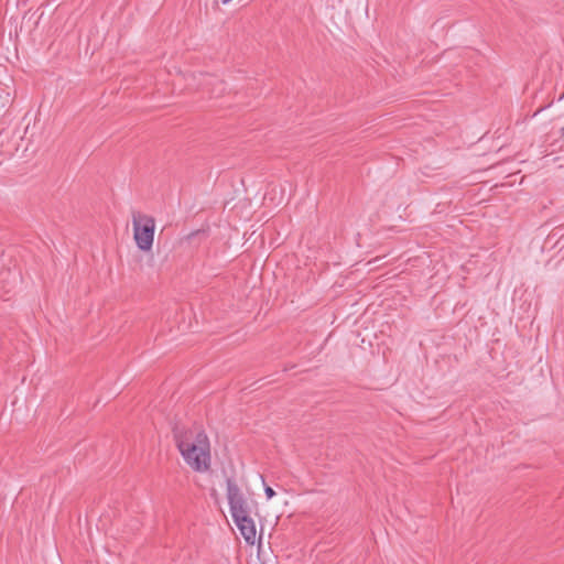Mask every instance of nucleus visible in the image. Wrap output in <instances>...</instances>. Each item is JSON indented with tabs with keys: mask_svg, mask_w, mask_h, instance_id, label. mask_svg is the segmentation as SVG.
<instances>
[{
	"mask_svg": "<svg viewBox=\"0 0 564 564\" xmlns=\"http://www.w3.org/2000/svg\"><path fill=\"white\" fill-rule=\"evenodd\" d=\"M230 512L232 519L251 518L253 501L248 500L246 496H228Z\"/></svg>",
	"mask_w": 564,
	"mask_h": 564,
	"instance_id": "obj_3",
	"label": "nucleus"
},
{
	"mask_svg": "<svg viewBox=\"0 0 564 564\" xmlns=\"http://www.w3.org/2000/svg\"><path fill=\"white\" fill-rule=\"evenodd\" d=\"M176 446L185 463L197 473L210 468V444L204 431L174 429Z\"/></svg>",
	"mask_w": 564,
	"mask_h": 564,
	"instance_id": "obj_1",
	"label": "nucleus"
},
{
	"mask_svg": "<svg viewBox=\"0 0 564 564\" xmlns=\"http://www.w3.org/2000/svg\"><path fill=\"white\" fill-rule=\"evenodd\" d=\"M562 131L564 132V127L562 128Z\"/></svg>",
	"mask_w": 564,
	"mask_h": 564,
	"instance_id": "obj_10",
	"label": "nucleus"
},
{
	"mask_svg": "<svg viewBox=\"0 0 564 564\" xmlns=\"http://www.w3.org/2000/svg\"><path fill=\"white\" fill-rule=\"evenodd\" d=\"M226 484H227V494L234 495V494L240 492V489L237 486V482L234 478L226 477Z\"/></svg>",
	"mask_w": 564,
	"mask_h": 564,
	"instance_id": "obj_7",
	"label": "nucleus"
},
{
	"mask_svg": "<svg viewBox=\"0 0 564 564\" xmlns=\"http://www.w3.org/2000/svg\"><path fill=\"white\" fill-rule=\"evenodd\" d=\"M234 522L236 523L241 536L245 539V541L253 545L256 542L257 536V530L256 524L252 518H238L235 519Z\"/></svg>",
	"mask_w": 564,
	"mask_h": 564,
	"instance_id": "obj_5",
	"label": "nucleus"
},
{
	"mask_svg": "<svg viewBox=\"0 0 564 564\" xmlns=\"http://www.w3.org/2000/svg\"><path fill=\"white\" fill-rule=\"evenodd\" d=\"M230 1H231V0H221V2H223L224 4H226V3L230 2Z\"/></svg>",
	"mask_w": 564,
	"mask_h": 564,
	"instance_id": "obj_9",
	"label": "nucleus"
},
{
	"mask_svg": "<svg viewBox=\"0 0 564 564\" xmlns=\"http://www.w3.org/2000/svg\"><path fill=\"white\" fill-rule=\"evenodd\" d=\"M133 238L142 251H150L153 246L155 220L152 216L134 213L132 215Z\"/></svg>",
	"mask_w": 564,
	"mask_h": 564,
	"instance_id": "obj_2",
	"label": "nucleus"
},
{
	"mask_svg": "<svg viewBox=\"0 0 564 564\" xmlns=\"http://www.w3.org/2000/svg\"><path fill=\"white\" fill-rule=\"evenodd\" d=\"M257 477L261 480L264 486V494H276L270 486L264 484V479L261 475H257Z\"/></svg>",
	"mask_w": 564,
	"mask_h": 564,
	"instance_id": "obj_8",
	"label": "nucleus"
},
{
	"mask_svg": "<svg viewBox=\"0 0 564 564\" xmlns=\"http://www.w3.org/2000/svg\"><path fill=\"white\" fill-rule=\"evenodd\" d=\"M12 78L7 74V68L0 66V111L10 106L14 100V89Z\"/></svg>",
	"mask_w": 564,
	"mask_h": 564,
	"instance_id": "obj_4",
	"label": "nucleus"
},
{
	"mask_svg": "<svg viewBox=\"0 0 564 564\" xmlns=\"http://www.w3.org/2000/svg\"><path fill=\"white\" fill-rule=\"evenodd\" d=\"M205 83H206L207 85H215V84H217V86H218V88H219V89H218V91H217V94H216L217 96H218L220 93H223V91H224V89H225V87H224V83H223L221 80H219L218 78H216L215 76L207 75V76H206V79H205Z\"/></svg>",
	"mask_w": 564,
	"mask_h": 564,
	"instance_id": "obj_6",
	"label": "nucleus"
}]
</instances>
